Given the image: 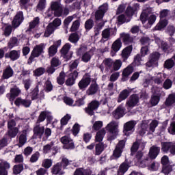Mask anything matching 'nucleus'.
<instances>
[{
  "label": "nucleus",
  "mask_w": 175,
  "mask_h": 175,
  "mask_svg": "<svg viewBox=\"0 0 175 175\" xmlns=\"http://www.w3.org/2000/svg\"><path fill=\"white\" fill-rule=\"evenodd\" d=\"M19 144L21 146L27 143V131L24 130L23 133L19 136Z\"/></svg>",
  "instance_id": "8fccbe9b"
},
{
  "label": "nucleus",
  "mask_w": 175,
  "mask_h": 175,
  "mask_svg": "<svg viewBox=\"0 0 175 175\" xmlns=\"http://www.w3.org/2000/svg\"><path fill=\"white\" fill-rule=\"evenodd\" d=\"M121 38L124 44H129V43H132L133 42V38L128 33H122Z\"/></svg>",
  "instance_id": "58836bf2"
},
{
  "label": "nucleus",
  "mask_w": 175,
  "mask_h": 175,
  "mask_svg": "<svg viewBox=\"0 0 175 175\" xmlns=\"http://www.w3.org/2000/svg\"><path fill=\"white\" fill-rule=\"evenodd\" d=\"M136 125V122L131 120L126 122L124 125L123 132L126 136H129V132H133L135 131V126Z\"/></svg>",
  "instance_id": "4468645a"
},
{
  "label": "nucleus",
  "mask_w": 175,
  "mask_h": 175,
  "mask_svg": "<svg viewBox=\"0 0 175 175\" xmlns=\"http://www.w3.org/2000/svg\"><path fill=\"white\" fill-rule=\"evenodd\" d=\"M21 52L20 50H12L10 51L8 53H6L5 57V58H10L11 61H17L18 58H20V55Z\"/></svg>",
  "instance_id": "412c9836"
},
{
  "label": "nucleus",
  "mask_w": 175,
  "mask_h": 175,
  "mask_svg": "<svg viewBox=\"0 0 175 175\" xmlns=\"http://www.w3.org/2000/svg\"><path fill=\"white\" fill-rule=\"evenodd\" d=\"M137 10H139L138 4H135L133 7L129 6L126 10V14L128 17H132Z\"/></svg>",
  "instance_id": "72a5a7b5"
},
{
  "label": "nucleus",
  "mask_w": 175,
  "mask_h": 175,
  "mask_svg": "<svg viewBox=\"0 0 175 175\" xmlns=\"http://www.w3.org/2000/svg\"><path fill=\"white\" fill-rule=\"evenodd\" d=\"M129 169V164L128 163L124 162L122 163L118 170V175H124L126 172H128V170Z\"/></svg>",
  "instance_id": "f704fd0d"
},
{
  "label": "nucleus",
  "mask_w": 175,
  "mask_h": 175,
  "mask_svg": "<svg viewBox=\"0 0 175 175\" xmlns=\"http://www.w3.org/2000/svg\"><path fill=\"white\" fill-rule=\"evenodd\" d=\"M107 3H104L102 5H100L98 8V10H96L95 12V20L96 21L102 20V18H103V17L105 16V13L107 12Z\"/></svg>",
  "instance_id": "9d476101"
},
{
  "label": "nucleus",
  "mask_w": 175,
  "mask_h": 175,
  "mask_svg": "<svg viewBox=\"0 0 175 175\" xmlns=\"http://www.w3.org/2000/svg\"><path fill=\"white\" fill-rule=\"evenodd\" d=\"M103 39H105V40H109V39H110V29L107 28L103 31L101 40H103Z\"/></svg>",
  "instance_id": "69168bd1"
},
{
  "label": "nucleus",
  "mask_w": 175,
  "mask_h": 175,
  "mask_svg": "<svg viewBox=\"0 0 175 175\" xmlns=\"http://www.w3.org/2000/svg\"><path fill=\"white\" fill-rule=\"evenodd\" d=\"M107 131H109V133L117 136L118 135V122L112 121L108 124L106 126Z\"/></svg>",
  "instance_id": "ddd939ff"
},
{
  "label": "nucleus",
  "mask_w": 175,
  "mask_h": 175,
  "mask_svg": "<svg viewBox=\"0 0 175 175\" xmlns=\"http://www.w3.org/2000/svg\"><path fill=\"white\" fill-rule=\"evenodd\" d=\"M131 92H132V89L128 88L127 89L123 90L119 94L117 102L118 103H121L122 100H125L131 95Z\"/></svg>",
  "instance_id": "a211bd4d"
},
{
  "label": "nucleus",
  "mask_w": 175,
  "mask_h": 175,
  "mask_svg": "<svg viewBox=\"0 0 175 175\" xmlns=\"http://www.w3.org/2000/svg\"><path fill=\"white\" fill-rule=\"evenodd\" d=\"M13 28H14V27H13L12 25H5L3 27L4 36H5L6 38L10 36V35H12Z\"/></svg>",
  "instance_id": "ea45409f"
},
{
  "label": "nucleus",
  "mask_w": 175,
  "mask_h": 175,
  "mask_svg": "<svg viewBox=\"0 0 175 175\" xmlns=\"http://www.w3.org/2000/svg\"><path fill=\"white\" fill-rule=\"evenodd\" d=\"M99 91V85L96 83V81L92 83L90 87L86 90V95L91 96L95 95Z\"/></svg>",
  "instance_id": "dca6fc26"
},
{
  "label": "nucleus",
  "mask_w": 175,
  "mask_h": 175,
  "mask_svg": "<svg viewBox=\"0 0 175 175\" xmlns=\"http://www.w3.org/2000/svg\"><path fill=\"white\" fill-rule=\"evenodd\" d=\"M133 70L134 69L132 65H129L125 68L122 73V80L123 81H126V80H128V77H129V76L133 73Z\"/></svg>",
  "instance_id": "4be33fe9"
},
{
  "label": "nucleus",
  "mask_w": 175,
  "mask_h": 175,
  "mask_svg": "<svg viewBox=\"0 0 175 175\" xmlns=\"http://www.w3.org/2000/svg\"><path fill=\"white\" fill-rule=\"evenodd\" d=\"M122 46V42H121V40L117 39L111 46L112 50L115 52L117 53V51H119L120 49H121Z\"/></svg>",
  "instance_id": "de8ad7c7"
},
{
  "label": "nucleus",
  "mask_w": 175,
  "mask_h": 175,
  "mask_svg": "<svg viewBox=\"0 0 175 175\" xmlns=\"http://www.w3.org/2000/svg\"><path fill=\"white\" fill-rule=\"evenodd\" d=\"M175 103V94H170L165 101V106H172Z\"/></svg>",
  "instance_id": "09e8293b"
},
{
  "label": "nucleus",
  "mask_w": 175,
  "mask_h": 175,
  "mask_svg": "<svg viewBox=\"0 0 175 175\" xmlns=\"http://www.w3.org/2000/svg\"><path fill=\"white\" fill-rule=\"evenodd\" d=\"M46 48V45L44 44L41 43L40 44L36 45L33 49L31 55L27 60L28 65H31L33 61H35L36 58H38L40 57L43 53H44V49Z\"/></svg>",
  "instance_id": "f03ea898"
},
{
  "label": "nucleus",
  "mask_w": 175,
  "mask_h": 175,
  "mask_svg": "<svg viewBox=\"0 0 175 175\" xmlns=\"http://www.w3.org/2000/svg\"><path fill=\"white\" fill-rule=\"evenodd\" d=\"M55 29V27H53V25L49 23L45 29V31L44 33V38H49L51 35H53Z\"/></svg>",
  "instance_id": "4c0bfd02"
},
{
  "label": "nucleus",
  "mask_w": 175,
  "mask_h": 175,
  "mask_svg": "<svg viewBox=\"0 0 175 175\" xmlns=\"http://www.w3.org/2000/svg\"><path fill=\"white\" fill-rule=\"evenodd\" d=\"M99 106H100V101L93 100L88 104L87 107L85 108V112L88 116H94L95 114L94 111L98 110Z\"/></svg>",
  "instance_id": "7ed1b4c3"
},
{
  "label": "nucleus",
  "mask_w": 175,
  "mask_h": 175,
  "mask_svg": "<svg viewBox=\"0 0 175 175\" xmlns=\"http://www.w3.org/2000/svg\"><path fill=\"white\" fill-rule=\"evenodd\" d=\"M125 114V108L122 105H119L112 113V116L116 120H120L122 117H124Z\"/></svg>",
  "instance_id": "f3484780"
},
{
  "label": "nucleus",
  "mask_w": 175,
  "mask_h": 175,
  "mask_svg": "<svg viewBox=\"0 0 175 175\" xmlns=\"http://www.w3.org/2000/svg\"><path fill=\"white\" fill-rule=\"evenodd\" d=\"M33 139H42V136L44 135V126L41 125L40 124H36L33 128Z\"/></svg>",
  "instance_id": "6e6552de"
},
{
  "label": "nucleus",
  "mask_w": 175,
  "mask_h": 175,
  "mask_svg": "<svg viewBox=\"0 0 175 175\" xmlns=\"http://www.w3.org/2000/svg\"><path fill=\"white\" fill-rule=\"evenodd\" d=\"M32 103V101L29 99H23L20 97L16 98L14 101V105L20 107V105L24 106V107H29Z\"/></svg>",
  "instance_id": "6ab92c4d"
},
{
  "label": "nucleus",
  "mask_w": 175,
  "mask_h": 175,
  "mask_svg": "<svg viewBox=\"0 0 175 175\" xmlns=\"http://www.w3.org/2000/svg\"><path fill=\"white\" fill-rule=\"evenodd\" d=\"M23 21H24V13L23 11H19L14 16L12 21V25L13 26L14 29L18 28V27L21 25V23H23Z\"/></svg>",
  "instance_id": "0eeeda50"
},
{
  "label": "nucleus",
  "mask_w": 175,
  "mask_h": 175,
  "mask_svg": "<svg viewBox=\"0 0 175 175\" xmlns=\"http://www.w3.org/2000/svg\"><path fill=\"white\" fill-rule=\"evenodd\" d=\"M172 44H168L166 42L161 43V49L165 51V53H169V51H172Z\"/></svg>",
  "instance_id": "774afa93"
},
{
  "label": "nucleus",
  "mask_w": 175,
  "mask_h": 175,
  "mask_svg": "<svg viewBox=\"0 0 175 175\" xmlns=\"http://www.w3.org/2000/svg\"><path fill=\"white\" fill-rule=\"evenodd\" d=\"M91 84V77H84L78 83V86L79 90L85 91V90Z\"/></svg>",
  "instance_id": "2eb2a0df"
},
{
  "label": "nucleus",
  "mask_w": 175,
  "mask_h": 175,
  "mask_svg": "<svg viewBox=\"0 0 175 175\" xmlns=\"http://www.w3.org/2000/svg\"><path fill=\"white\" fill-rule=\"evenodd\" d=\"M44 72H46V69L43 67H39L33 71L34 76L39 77L42 75H44Z\"/></svg>",
  "instance_id": "052dcab7"
},
{
  "label": "nucleus",
  "mask_w": 175,
  "mask_h": 175,
  "mask_svg": "<svg viewBox=\"0 0 175 175\" xmlns=\"http://www.w3.org/2000/svg\"><path fill=\"white\" fill-rule=\"evenodd\" d=\"M70 47H72V45L69 43H66L63 46V47L61 49V53L62 55H64V58L66 59H70L72 58V54L70 55H68V53H69V50H70Z\"/></svg>",
  "instance_id": "393cba45"
},
{
  "label": "nucleus",
  "mask_w": 175,
  "mask_h": 175,
  "mask_svg": "<svg viewBox=\"0 0 175 175\" xmlns=\"http://www.w3.org/2000/svg\"><path fill=\"white\" fill-rule=\"evenodd\" d=\"M159 122L157 120H153L149 124V133H154L155 128L158 126Z\"/></svg>",
  "instance_id": "3c124183"
},
{
  "label": "nucleus",
  "mask_w": 175,
  "mask_h": 175,
  "mask_svg": "<svg viewBox=\"0 0 175 175\" xmlns=\"http://www.w3.org/2000/svg\"><path fill=\"white\" fill-rule=\"evenodd\" d=\"M92 171L91 170H84L83 168H78L75 170L73 175H91Z\"/></svg>",
  "instance_id": "a19ab883"
},
{
  "label": "nucleus",
  "mask_w": 175,
  "mask_h": 175,
  "mask_svg": "<svg viewBox=\"0 0 175 175\" xmlns=\"http://www.w3.org/2000/svg\"><path fill=\"white\" fill-rule=\"evenodd\" d=\"M79 40L80 37L79 36V34H77V33H71L68 38V40L71 43H77Z\"/></svg>",
  "instance_id": "6e6d98bb"
},
{
  "label": "nucleus",
  "mask_w": 175,
  "mask_h": 175,
  "mask_svg": "<svg viewBox=\"0 0 175 175\" xmlns=\"http://www.w3.org/2000/svg\"><path fill=\"white\" fill-rule=\"evenodd\" d=\"M174 65V61L172 60V59H168L164 63V68H165V69H172Z\"/></svg>",
  "instance_id": "e2e57ef3"
},
{
  "label": "nucleus",
  "mask_w": 175,
  "mask_h": 175,
  "mask_svg": "<svg viewBox=\"0 0 175 175\" xmlns=\"http://www.w3.org/2000/svg\"><path fill=\"white\" fill-rule=\"evenodd\" d=\"M18 134V127L8 129V132H7V135L10 137H14Z\"/></svg>",
  "instance_id": "603ef678"
},
{
  "label": "nucleus",
  "mask_w": 175,
  "mask_h": 175,
  "mask_svg": "<svg viewBox=\"0 0 175 175\" xmlns=\"http://www.w3.org/2000/svg\"><path fill=\"white\" fill-rule=\"evenodd\" d=\"M50 115V112L49 111H42L40 112L36 124H40V122H43L45 121L46 118L49 117Z\"/></svg>",
  "instance_id": "c9c22d12"
},
{
  "label": "nucleus",
  "mask_w": 175,
  "mask_h": 175,
  "mask_svg": "<svg viewBox=\"0 0 175 175\" xmlns=\"http://www.w3.org/2000/svg\"><path fill=\"white\" fill-rule=\"evenodd\" d=\"M23 170H24V165L23 164H16L12 168L13 174L14 175L20 174Z\"/></svg>",
  "instance_id": "a18cd8bd"
},
{
  "label": "nucleus",
  "mask_w": 175,
  "mask_h": 175,
  "mask_svg": "<svg viewBox=\"0 0 175 175\" xmlns=\"http://www.w3.org/2000/svg\"><path fill=\"white\" fill-rule=\"evenodd\" d=\"M51 9L54 12L53 15L55 17H62V16H68L69 14V8L62 7V4L58 1H52Z\"/></svg>",
  "instance_id": "f257e3e1"
},
{
  "label": "nucleus",
  "mask_w": 175,
  "mask_h": 175,
  "mask_svg": "<svg viewBox=\"0 0 175 175\" xmlns=\"http://www.w3.org/2000/svg\"><path fill=\"white\" fill-rule=\"evenodd\" d=\"M139 102V95L137 94H133L129 96L126 102V107L127 110H132L133 107L138 106Z\"/></svg>",
  "instance_id": "20e7f679"
},
{
  "label": "nucleus",
  "mask_w": 175,
  "mask_h": 175,
  "mask_svg": "<svg viewBox=\"0 0 175 175\" xmlns=\"http://www.w3.org/2000/svg\"><path fill=\"white\" fill-rule=\"evenodd\" d=\"M167 25V20L166 19H161L159 23L155 27L156 29L161 31V29L165 28Z\"/></svg>",
  "instance_id": "13d9d810"
},
{
  "label": "nucleus",
  "mask_w": 175,
  "mask_h": 175,
  "mask_svg": "<svg viewBox=\"0 0 175 175\" xmlns=\"http://www.w3.org/2000/svg\"><path fill=\"white\" fill-rule=\"evenodd\" d=\"M103 126V122L102 121H96L93 123L92 129L93 131H100Z\"/></svg>",
  "instance_id": "338daca9"
},
{
  "label": "nucleus",
  "mask_w": 175,
  "mask_h": 175,
  "mask_svg": "<svg viewBox=\"0 0 175 175\" xmlns=\"http://www.w3.org/2000/svg\"><path fill=\"white\" fill-rule=\"evenodd\" d=\"M58 51V49L55 45H51L48 49V55L49 57H54Z\"/></svg>",
  "instance_id": "bf43d9fd"
},
{
  "label": "nucleus",
  "mask_w": 175,
  "mask_h": 175,
  "mask_svg": "<svg viewBox=\"0 0 175 175\" xmlns=\"http://www.w3.org/2000/svg\"><path fill=\"white\" fill-rule=\"evenodd\" d=\"M165 79H166V77L164 74L159 73L157 74V77L153 79V81L155 83V84H162L163 81H165Z\"/></svg>",
  "instance_id": "49530a36"
},
{
  "label": "nucleus",
  "mask_w": 175,
  "mask_h": 175,
  "mask_svg": "<svg viewBox=\"0 0 175 175\" xmlns=\"http://www.w3.org/2000/svg\"><path fill=\"white\" fill-rule=\"evenodd\" d=\"M152 91L153 95L151 96L150 103L152 106H157L159 103V100H161V88L153 87Z\"/></svg>",
  "instance_id": "39448f33"
},
{
  "label": "nucleus",
  "mask_w": 175,
  "mask_h": 175,
  "mask_svg": "<svg viewBox=\"0 0 175 175\" xmlns=\"http://www.w3.org/2000/svg\"><path fill=\"white\" fill-rule=\"evenodd\" d=\"M65 77H66V75L65 74V72H61L59 73V75L57 78L58 84H59L60 85H62V84L65 83Z\"/></svg>",
  "instance_id": "0e129e2a"
},
{
  "label": "nucleus",
  "mask_w": 175,
  "mask_h": 175,
  "mask_svg": "<svg viewBox=\"0 0 175 175\" xmlns=\"http://www.w3.org/2000/svg\"><path fill=\"white\" fill-rule=\"evenodd\" d=\"M132 50H133V46L132 45L128 46L127 47L124 48L122 51V58H123V61L125 62L129 58L131 53H132Z\"/></svg>",
  "instance_id": "cd10ccee"
},
{
  "label": "nucleus",
  "mask_w": 175,
  "mask_h": 175,
  "mask_svg": "<svg viewBox=\"0 0 175 175\" xmlns=\"http://www.w3.org/2000/svg\"><path fill=\"white\" fill-rule=\"evenodd\" d=\"M31 100H36L39 98V85H37L30 93Z\"/></svg>",
  "instance_id": "37998d69"
},
{
  "label": "nucleus",
  "mask_w": 175,
  "mask_h": 175,
  "mask_svg": "<svg viewBox=\"0 0 175 175\" xmlns=\"http://www.w3.org/2000/svg\"><path fill=\"white\" fill-rule=\"evenodd\" d=\"M42 152L43 154H50V152H52L53 155H55L58 152V147L54 145L53 142H51L43 146Z\"/></svg>",
  "instance_id": "1a4fd4ad"
},
{
  "label": "nucleus",
  "mask_w": 175,
  "mask_h": 175,
  "mask_svg": "<svg viewBox=\"0 0 175 175\" xmlns=\"http://www.w3.org/2000/svg\"><path fill=\"white\" fill-rule=\"evenodd\" d=\"M87 50H88V48L86 45L81 44L79 48L77 49L76 54L77 55H83L84 53H87Z\"/></svg>",
  "instance_id": "680f3d73"
},
{
  "label": "nucleus",
  "mask_w": 175,
  "mask_h": 175,
  "mask_svg": "<svg viewBox=\"0 0 175 175\" xmlns=\"http://www.w3.org/2000/svg\"><path fill=\"white\" fill-rule=\"evenodd\" d=\"M161 151L163 152L170 151L172 155H175V144L173 142H162Z\"/></svg>",
  "instance_id": "9b49d317"
},
{
  "label": "nucleus",
  "mask_w": 175,
  "mask_h": 175,
  "mask_svg": "<svg viewBox=\"0 0 175 175\" xmlns=\"http://www.w3.org/2000/svg\"><path fill=\"white\" fill-rule=\"evenodd\" d=\"M161 54L158 52H154L149 56V60L146 64L148 68H152V66H157L158 65V59H159Z\"/></svg>",
  "instance_id": "423d86ee"
},
{
  "label": "nucleus",
  "mask_w": 175,
  "mask_h": 175,
  "mask_svg": "<svg viewBox=\"0 0 175 175\" xmlns=\"http://www.w3.org/2000/svg\"><path fill=\"white\" fill-rule=\"evenodd\" d=\"M42 167L44 169H50L53 166V159H44L42 161L41 164Z\"/></svg>",
  "instance_id": "c03bdc74"
},
{
  "label": "nucleus",
  "mask_w": 175,
  "mask_h": 175,
  "mask_svg": "<svg viewBox=\"0 0 175 175\" xmlns=\"http://www.w3.org/2000/svg\"><path fill=\"white\" fill-rule=\"evenodd\" d=\"M125 140H121L117 144L115 150H113V157L114 158L118 159L121 157V154H122V150L124 147H125Z\"/></svg>",
  "instance_id": "f8f14e48"
},
{
  "label": "nucleus",
  "mask_w": 175,
  "mask_h": 175,
  "mask_svg": "<svg viewBox=\"0 0 175 175\" xmlns=\"http://www.w3.org/2000/svg\"><path fill=\"white\" fill-rule=\"evenodd\" d=\"M106 135V130L105 129H102L99 130L95 136V142L96 143H102L103 140V137H105V135Z\"/></svg>",
  "instance_id": "2f4dec72"
},
{
  "label": "nucleus",
  "mask_w": 175,
  "mask_h": 175,
  "mask_svg": "<svg viewBox=\"0 0 175 175\" xmlns=\"http://www.w3.org/2000/svg\"><path fill=\"white\" fill-rule=\"evenodd\" d=\"M75 142L70 139L67 143L63 144V148L65 150H75Z\"/></svg>",
  "instance_id": "4d7b16f0"
},
{
  "label": "nucleus",
  "mask_w": 175,
  "mask_h": 175,
  "mask_svg": "<svg viewBox=\"0 0 175 175\" xmlns=\"http://www.w3.org/2000/svg\"><path fill=\"white\" fill-rule=\"evenodd\" d=\"M94 53H95V50L92 49L90 51L83 53L81 56V61L85 63L90 62L91 61V58H92V56L94 55Z\"/></svg>",
  "instance_id": "a878e982"
},
{
  "label": "nucleus",
  "mask_w": 175,
  "mask_h": 175,
  "mask_svg": "<svg viewBox=\"0 0 175 175\" xmlns=\"http://www.w3.org/2000/svg\"><path fill=\"white\" fill-rule=\"evenodd\" d=\"M112 66L115 72H117V70H120V69H121V67L122 66V61H121V59L115 60L114 62H113Z\"/></svg>",
  "instance_id": "864d4df0"
},
{
  "label": "nucleus",
  "mask_w": 175,
  "mask_h": 175,
  "mask_svg": "<svg viewBox=\"0 0 175 175\" xmlns=\"http://www.w3.org/2000/svg\"><path fill=\"white\" fill-rule=\"evenodd\" d=\"M14 72L13 71V68L10 67V66H7L3 71V79H10L12 76H13V74Z\"/></svg>",
  "instance_id": "7c9ffc66"
},
{
  "label": "nucleus",
  "mask_w": 175,
  "mask_h": 175,
  "mask_svg": "<svg viewBox=\"0 0 175 175\" xmlns=\"http://www.w3.org/2000/svg\"><path fill=\"white\" fill-rule=\"evenodd\" d=\"M148 120H143L141 124V129L139 131V134L141 136H144L146 134V132H147V129H148Z\"/></svg>",
  "instance_id": "e433bc0d"
},
{
  "label": "nucleus",
  "mask_w": 175,
  "mask_h": 175,
  "mask_svg": "<svg viewBox=\"0 0 175 175\" xmlns=\"http://www.w3.org/2000/svg\"><path fill=\"white\" fill-rule=\"evenodd\" d=\"M146 146V144L142 142L141 140H138L135 142L131 149V155H133L134 152H136L137 150H139V147H141L142 150H144V147Z\"/></svg>",
  "instance_id": "c85d7f7f"
},
{
  "label": "nucleus",
  "mask_w": 175,
  "mask_h": 175,
  "mask_svg": "<svg viewBox=\"0 0 175 175\" xmlns=\"http://www.w3.org/2000/svg\"><path fill=\"white\" fill-rule=\"evenodd\" d=\"M10 92L9 100L10 102H13L21 94V90L17 86H14L10 89Z\"/></svg>",
  "instance_id": "5701e85b"
},
{
  "label": "nucleus",
  "mask_w": 175,
  "mask_h": 175,
  "mask_svg": "<svg viewBox=\"0 0 175 175\" xmlns=\"http://www.w3.org/2000/svg\"><path fill=\"white\" fill-rule=\"evenodd\" d=\"M51 173L54 175H62L65 172L62 171V166L61 165V163H57L53 165V166L51 169Z\"/></svg>",
  "instance_id": "b1692460"
},
{
  "label": "nucleus",
  "mask_w": 175,
  "mask_h": 175,
  "mask_svg": "<svg viewBox=\"0 0 175 175\" xmlns=\"http://www.w3.org/2000/svg\"><path fill=\"white\" fill-rule=\"evenodd\" d=\"M161 152V147L157 146L155 145L152 146L150 148L149 150V158L150 159H155L159 155V152Z\"/></svg>",
  "instance_id": "aec40b11"
},
{
  "label": "nucleus",
  "mask_w": 175,
  "mask_h": 175,
  "mask_svg": "<svg viewBox=\"0 0 175 175\" xmlns=\"http://www.w3.org/2000/svg\"><path fill=\"white\" fill-rule=\"evenodd\" d=\"M142 158H143V152L140 151L137 152L135 155V159L139 162L141 167H146L148 163V159L141 161L140 159H142Z\"/></svg>",
  "instance_id": "473e14b6"
},
{
  "label": "nucleus",
  "mask_w": 175,
  "mask_h": 175,
  "mask_svg": "<svg viewBox=\"0 0 175 175\" xmlns=\"http://www.w3.org/2000/svg\"><path fill=\"white\" fill-rule=\"evenodd\" d=\"M9 169H10V163L8 161H1L0 163V175H8Z\"/></svg>",
  "instance_id": "bb28decb"
},
{
  "label": "nucleus",
  "mask_w": 175,
  "mask_h": 175,
  "mask_svg": "<svg viewBox=\"0 0 175 175\" xmlns=\"http://www.w3.org/2000/svg\"><path fill=\"white\" fill-rule=\"evenodd\" d=\"M106 147H107V145L103 142H98L96 144L95 146V155H100V154L105 151Z\"/></svg>",
  "instance_id": "c756f323"
},
{
  "label": "nucleus",
  "mask_w": 175,
  "mask_h": 175,
  "mask_svg": "<svg viewBox=\"0 0 175 175\" xmlns=\"http://www.w3.org/2000/svg\"><path fill=\"white\" fill-rule=\"evenodd\" d=\"M80 28V19L75 21L70 29V32H76Z\"/></svg>",
  "instance_id": "5fc2aeb1"
},
{
  "label": "nucleus",
  "mask_w": 175,
  "mask_h": 175,
  "mask_svg": "<svg viewBox=\"0 0 175 175\" xmlns=\"http://www.w3.org/2000/svg\"><path fill=\"white\" fill-rule=\"evenodd\" d=\"M40 23V18L39 17L34 18L33 20L29 23L28 31H31V29L36 28V27H38Z\"/></svg>",
  "instance_id": "79ce46f5"
}]
</instances>
